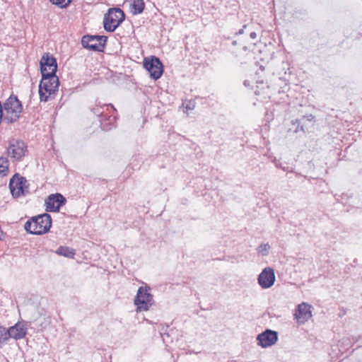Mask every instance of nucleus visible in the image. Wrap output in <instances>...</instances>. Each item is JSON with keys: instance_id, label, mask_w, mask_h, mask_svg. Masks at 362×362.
<instances>
[{"instance_id": "1", "label": "nucleus", "mask_w": 362, "mask_h": 362, "mask_svg": "<svg viewBox=\"0 0 362 362\" xmlns=\"http://www.w3.org/2000/svg\"><path fill=\"white\" fill-rule=\"evenodd\" d=\"M52 226V217L49 214L45 213L32 217L25 223V230L33 235H42L47 233Z\"/></svg>"}, {"instance_id": "2", "label": "nucleus", "mask_w": 362, "mask_h": 362, "mask_svg": "<svg viewBox=\"0 0 362 362\" xmlns=\"http://www.w3.org/2000/svg\"><path fill=\"white\" fill-rule=\"evenodd\" d=\"M1 108L5 115V121L8 124L17 122L23 110L21 101L13 94L1 103Z\"/></svg>"}, {"instance_id": "3", "label": "nucleus", "mask_w": 362, "mask_h": 362, "mask_svg": "<svg viewBox=\"0 0 362 362\" xmlns=\"http://www.w3.org/2000/svg\"><path fill=\"white\" fill-rule=\"evenodd\" d=\"M59 85L57 76L42 75V80L39 85V95L40 101L47 102L51 95L54 94Z\"/></svg>"}, {"instance_id": "4", "label": "nucleus", "mask_w": 362, "mask_h": 362, "mask_svg": "<svg viewBox=\"0 0 362 362\" xmlns=\"http://www.w3.org/2000/svg\"><path fill=\"white\" fill-rule=\"evenodd\" d=\"M124 19L125 14L121 8H110L104 17V28L107 32H113L124 21Z\"/></svg>"}, {"instance_id": "5", "label": "nucleus", "mask_w": 362, "mask_h": 362, "mask_svg": "<svg viewBox=\"0 0 362 362\" xmlns=\"http://www.w3.org/2000/svg\"><path fill=\"white\" fill-rule=\"evenodd\" d=\"M149 287L140 286L137 291L134 303L136 306V312L147 311L153 304V296L148 292Z\"/></svg>"}, {"instance_id": "6", "label": "nucleus", "mask_w": 362, "mask_h": 362, "mask_svg": "<svg viewBox=\"0 0 362 362\" xmlns=\"http://www.w3.org/2000/svg\"><path fill=\"white\" fill-rule=\"evenodd\" d=\"M27 182L24 177L16 173L9 182V189L12 196L18 198L28 193Z\"/></svg>"}, {"instance_id": "7", "label": "nucleus", "mask_w": 362, "mask_h": 362, "mask_svg": "<svg viewBox=\"0 0 362 362\" xmlns=\"http://www.w3.org/2000/svg\"><path fill=\"white\" fill-rule=\"evenodd\" d=\"M107 40V37L103 35H86L82 37L81 44L84 48L95 52H103Z\"/></svg>"}, {"instance_id": "8", "label": "nucleus", "mask_w": 362, "mask_h": 362, "mask_svg": "<svg viewBox=\"0 0 362 362\" xmlns=\"http://www.w3.org/2000/svg\"><path fill=\"white\" fill-rule=\"evenodd\" d=\"M144 66L154 80L161 77L163 72V65L157 57L151 56L150 58H145Z\"/></svg>"}, {"instance_id": "9", "label": "nucleus", "mask_w": 362, "mask_h": 362, "mask_svg": "<svg viewBox=\"0 0 362 362\" xmlns=\"http://www.w3.org/2000/svg\"><path fill=\"white\" fill-rule=\"evenodd\" d=\"M28 152L27 146L24 141L17 140L10 142L7 148V155L13 161H20Z\"/></svg>"}, {"instance_id": "10", "label": "nucleus", "mask_w": 362, "mask_h": 362, "mask_svg": "<svg viewBox=\"0 0 362 362\" xmlns=\"http://www.w3.org/2000/svg\"><path fill=\"white\" fill-rule=\"evenodd\" d=\"M40 64L42 75L48 74V75L57 76V59L52 54L48 52L45 53L41 58Z\"/></svg>"}, {"instance_id": "11", "label": "nucleus", "mask_w": 362, "mask_h": 362, "mask_svg": "<svg viewBox=\"0 0 362 362\" xmlns=\"http://www.w3.org/2000/svg\"><path fill=\"white\" fill-rule=\"evenodd\" d=\"M278 332L267 329L257 337V345L262 348H267L273 346L278 341Z\"/></svg>"}, {"instance_id": "12", "label": "nucleus", "mask_w": 362, "mask_h": 362, "mask_svg": "<svg viewBox=\"0 0 362 362\" xmlns=\"http://www.w3.org/2000/svg\"><path fill=\"white\" fill-rule=\"evenodd\" d=\"M66 202L65 197L59 193L50 194L45 200L46 211L57 212Z\"/></svg>"}, {"instance_id": "13", "label": "nucleus", "mask_w": 362, "mask_h": 362, "mask_svg": "<svg viewBox=\"0 0 362 362\" xmlns=\"http://www.w3.org/2000/svg\"><path fill=\"white\" fill-rule=\"evenodd\" d=\"M311 308V305L306 303H302L298 305L294 319L298 324L303 325L312 317Z\"/></svg>"}, {"instance_id": "14", "label": "nucleus", "mask_w": 362, "mask_h": 362, "mask_svg": "<svg viewBox=\"0 0 362 362\" xmlns=\"http://www.w3.org/2000/svg\"><path fill=\"white\" fill-rule=\"evenodd\" d=\"M258 284L262 288L272 287L275 282L274 271L271 267L264 268L258 276Z\"/></svg>"}, {"instance_id": "15", "label": "nucleus", "mask_w": 362, "mask_h": 362, "mask_svg": "<svg viewBox=\"0 0 362 362\" xmlns=\"http://www.w3.org/2000/svg\"><path fill=\"white\" fill-rule=\"evenodd\" d=\"M6 334L7 335V340L9 338L20 339H23L26 335V330L23 325L17 323L14 326L9 327L8 329L6 328Z\"/></svg>"}, {"instance_id": "16", "label": "nucleus", "mask_w": 362, "mask_h": 362, "mask_svg": "<svg viewBox=\"0 0 362 362\" xmlns=\"http://www.w3.org/2000/svg\"><path fill=\"white\" fill-rule=\"evenodd\" d=\"M109 107L112 108L115 112L117 111L112 104H101L100 102L97 103L95 106L91 108V111L96 116L103 118L105 117L104 110L106 109L107 110Z\"/></svg>"}, {"instance_id": "17", "label": "nucleus", "mask_w": 362, "mask_h": 362, "mask_svg": "<svg viewBox=\"0 0 362 362\" xmlns=\"http://www.w3.org/2000/svg\"><path fill=\"white\" fill-rule=\"evenodd\" d=\"M314 118H315V117L310 114L308 115L303 116V117L300 119L292 120L291 123L293 125L297 124L296 127L293 129V132L297 133V132L301 131L303 133H305L306 129L305 128L303 121L307 120L309 122H312L314 119Z\"/></svg>"}, {"instance_id": "18", "label": "nucleus", "mask_w": 362, "mask_h": 362, "mask_svg": "<svg viewBox=\"0 0 362 362\" xmlns=\"http://www.w3.org/2000/svg\"><path fill=\"white\" fill-rule=\"evenodd\" d=\"M145 3L144 0H130L131 12L134 15H138L144 11Z\"/></svg>"}, {"instance_id": "19", "label": "nucleus", "mask_w": 362, "mask_h": 362, "mask_svg": "<svg viewBox=\"0 0 362 362\" xmlns=\"http://www.w3.org/2000/svg\"><path fill=\"white\" fill-rule=\"evenodd\" d=\"M56 253L69 258H73L75 255L74 250L66 246L59 247Z\"/></svg>"}, {"instance_id": "20", "label": "nucleus", "mask_w": 362, "mask_h": 362, "mask_svg": "<svg viewBox=\"0 0 362 362\" xmlns=\"http://www.w3.org/2000/svg\"><path fill=\"white\" fill-rule=\"evenodd\" d=\"M8 172V160L5 157H0V177H4Z\"/></svg>"}, {"instance_id": "21", "label": "nucleus", "mask_w": 362, "mask_h": 362, "mask_svg": "<svg viewBox=\"0 0 362 362\" xmlns=\"http://www.w3.org/2000/svg\"><path fill=\"white\" fill-rule=\"evenodd\" d=\"M270 245L268 243H262L257 248V251L262 256H267L269 254Z\"/></svg>"}, {"instance_id": "22", "label": "nucleus", "mask_w": 362, "mask_h": 362, "mask_svg": "<svg viewBox=\"0 0 362 362\" xmlns=\"http://www.w3.org/2000/svg\"><path fill=\"white\" fill-rule=\"evenodd\" d=\"M53 4L57 5L59 8H66L72 0H49Z\"/></svg>"}, {"instance_id": "23", "label": "nucleus", "mask_w": 362, "mask_h": 362, "mask_svg": "<svg viewBox=\"0 0 362 362\" xmlns=\"http://www.w3.org/2000/svg\"><path fill=\"white\" fill-rule=\"evenodd\" d=\"M6 334V328L0 326V349L2 348L4 344L7 341Z\"/></svg>"}, {"instance_id": "24", "label": "nucleus", "mask_w": 362, "mask_h": 362, "mask_svg": "<svg viewBox=\"0 0 362 362\" xmlns=\"http://www.w3.org/2000/svg\"><path fill=\"white\" fill-rule=\"evenodd\" d=\"M247 28L246 25H244L243 28L240 29L238 32L236 33V35H242L244 33V29Z\"/></svg>"}, {"instance_id": "25", "label": "nucleus", "mask_w": 362, "mask_h": 362, "mask_svg": "<svg viewBox=\"0 0 362 362\" xmlns=\"http://www.w3.org/2000/svg\"><path fill=\"white\" fill-rule=\"evenodd\" d=\"M250 37L252 38V39H255L257 37V34L255 32H251L250 33Z\"/></svg>"}, {"instance_id": "26", "label": "nucleus", "mask_w": 362, "mask_h": 362, "mask_svg": "<svg viewBox=\"0 0 362 362\" xmlns=\"http://www.w3.org/2000/svg\"><path fill=\"white\" fill-rule=\"evenodd\" d=\"M111 117L112 116H110L108 119L110 121V122H112V121L115 120V117H112V119H111Z\"/></svg>"}, {"instance_id": "27", "label": "nucleus", "mask_w": 362, "mask_h": 362, "mask_svg": "<svg viewBox=\"0 0 362 362\" xmlns=\"http://www.w3.org/2000/svg\"><path fill=\"white\" fill-rule=\"evenodd\" d=\"M186 108L187 109H190V110L192 109V107H191V105H187Z\"/></svg>"}, {"instance_id": "28", "label": "nucleus", "mask_w": 362, "mask_h": 362, "mask_svg": "<svg viewBox=\"0 0 362 362\" xmlns=\"http://www.w3.org/2000/svg\"><path fill=\"white\" fill-rule=\"evenodd\" d=\"M233 45H236V41H233Z\"/></svg>"}]
</instances>
